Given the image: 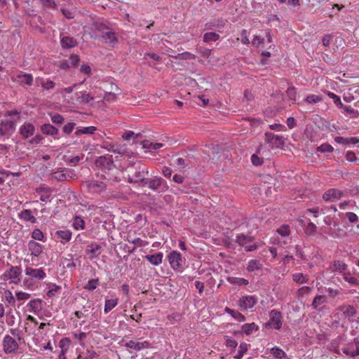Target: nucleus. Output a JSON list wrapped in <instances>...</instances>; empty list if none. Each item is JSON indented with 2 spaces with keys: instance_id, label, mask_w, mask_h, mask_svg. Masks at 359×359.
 <instances>
[{
  "instance_id": "1",
  "label": "nucleus",
  "mask_w": 359,
  "mask_h": 359,
  "mask_svg": "<svg viewBox=\"0 0 359 359\" xmlns=\"http://www.w3.org/2000/svg\"><path fill=\"white\" fill-rule=\"evenodd\" d=\"M96 168L102 171L100 178L108 181L120 182L121 179L111 172L115 168V164L111 155L98 156L95 161Z\"/></svg>"
},
{
  "instance_id": "2",
  "label": "nucleus",
  "mask_w": 359,
  "mask_h": 359,
  "mask_svg": "<svg viewBox=\"0 0 359 359\" xmlns=\"http://www.w3.org/2000/svg\"><path fill=\"white\" fill-rule=\"evenodd\" d=\"M140 187H147L149 189L157 193L165 192L169 188L166 181L158 176H155L153 178H149L147 176L142 184H140Z\"/></svg>"
},
{
  "instance_id": "3",
  "label": "nucleus",
  "mask_w": 359,
  "mask_h": 359,
  "mask_svg": "<svg viewBox=\"0 0 359 359\" xmlns=\"http://www.w3.org/2000/svg\"><path fill=\"white\" fill-rule=\"evenodd\" d=\"M148 175V169L144 165H138L135 168V171L133 173L128 175V182L130 184H137L140 187V184H142Z\"/></svg>"
},
{
  "instance_id": "4",
  "label": "nucleus",
  "mask_w": 359,
  "mask_h": 359,
  "mask_svg": "<svg viewBox=\"0 0 359 359\" xmlns=\"http://www.w3.org/2000/svg\"><path fill=\"white\" fill-rule=\"evenodd\" d=\"M283 316L280 311L273 309L269 312V320L264 324V327H273L275 330H280L283 325Z\"/></svg>"
},
{
  "instance_id": "5",
  "label": "nucleus",
  "mask_w": 359,
  "mask_h": 359,
  "mask_svg": "<svg viewBox=\"0 0 359 359\" xmlns=\"http://www.w3.org/2000/svg\"><path fill=\"white\" fill-rule=\"evenodd\" d=\"M2 346L4 351L6 354L15 353L19 349V344L18 341L8 334L4 336Z\"/></svg>"
},
{
  "instance_id": "6",
  "label": "nucleus",
  "mask_w": 359,
  "mask_h": 359,
  "mask_svg": "<svg viewBox=\"0 0 359 359\" xmlns=\"http://www.w3.org/2000/svg\"><path fill=\"white\" fill-rule=\"evenodd\" d=\"M21 273L22 268L20 266H11L1 276V279L4 281L12 280L13 283H18L20 280L19 277Z\"/></svg>"
},
{
  "instance_id": "7",
  "label": "nucleus",
  "mask_w": 359,
  "mask_h": 359,
  "mask_svg": "<svg viewBox=\"0 0 359 359\" xmlns=\"http://www.w3.org/2000/svg\"><path fill=\"white\" fill-rule=\"evenodd\" d=\"M167 257L171 268L174 271L180 272L182 271V256L180 252L176 250H173L168 254Z\"/></svg>"
},
{
  "instance_id": "8",
  "label": "nucleus",
  "mask_w": 359,
  "mask_h": 359,
  "mask_svg": "<svg viewBox=\"0 0 359 359\" xmlns=\"http://www.w3.org/2000/svg\"><path fill=\"white\" fill-rule=\"evenodd\" d=\"M266 142L271 145L272 147L282 148L285 145L284 139L282 136L277 135L273 133H265Z\"/></svg>"
},
{
  "instance_id": "9",
  "label": "nucleus",
  "mask_w": 359,
  "mask_h": 359,
  "mask_svg": "<svg viewBox=\"0 0 359 359\" xmlns=\"http://www.w3.org/2000/svg\"><path fill=\"white\" fill-rule=\"evenodd\" d=\"M342 352L348 356L359 355V337L354 338L353 341L341 348Z\"/></svg>"
},
{
  "instance_id": "10",
  "label": "nucleus",
  "mask_w": 359,
  "mask_h": 359,
  "mask_svg": "<svg viewBox=\"0 0 359 359\" xmlns=\"http://www.w3.org/2000/svg\"><path fill=\"white\" fill-rule=\"evenodd\" d=\"M15 130V123L13 121L2 120L0 123V135L10 137Z\"/></svg>"
},
{
  "instance_id": "11",
  "label": "nucleus",
  "mask_w": 359,
  "mask_h": 359,
  "mask_svg": "<svg viewBox=\"0 0 359 359\" xmlns=\"http://www.w3.org/2000/svg\"><path fill=\"white\" fill-rule=\"evenodd\" d=\"M84 184L90 192L100 193L104 191L107 189V185L104 182L97 180H87L84 182Z\"/></svg>"
},
{
  "instance_id": "12",
  "label": "nucleus",
  "mask_w": 359,
  "mask_h": 359,
  "mask_svg": "<svg viewBox=\"0 0 359 359\" xmlns=\"http://www.w3.org/2000/svg\"><path fill=\"white\" fill-rule=\"evenodd\" d=\"M102 246L96 243H92L86 246V253L90 259H97L102 253Z\"/></svg>"
},
{
  "instance_id": "13",
  "label": "nucleus",
  "mask_w": 359,
  "mask_h": 359,
  "mask_svg": "<svg viewBox=\"0 0 359 359\" xmlns=\"http://www.w3.org/2000/svg\"><path fill=\"white\" fill-rule=\"evenodd\" d=\"M344 196V194L342 191L337 189H330L323 196V198L326 201H334L336 200L340 199L341 197Z\"/></svg>"
},
{
  "instance_id": "14",
  "label": "nucleus",
  "mask_w": 359,
  "mask_h": 359,
  "mask_svg": "<svg viewBox=\"0 0 359 359\" xmlns=\"http://www.w3.org/2000/svg\"><path fill=\"white\" fill-rule=\"evenodd\" d=\"M256 296H243L239 299V306L245 310L253 308L257 303Z\"/></svg>"
},
{
  "instance_id": "15",
  "label": "nucleus",
  "mask_w": 359,
  "mask_h": 359,
  "mask_svg": "<svg viewBox=\"0 0 359 359\" xmlns=\"http://www.w3.org/2000/svg\"><path fill=\"white\" fill-rule=\"evenodd\" d=\"M101 37L105 43L110 45L111 47H114V46L118 43L116 34L111 30L102 32Z\"/></svg>"
},
{
  "instance_id": "16",
  "label": "nucleus",
  "mask_w": 359,
  "mask_h": 359,
  "mask_svg": "<svg viewBox=\"0 0 359 359\" xmlns=\"http://www.w3.org/2000/svg\"><path fill=\"white\" fill-rule=\"evenodd\" d=\"M25 275L38 280H43L46 274L44 270L40 269H32L31 267H27L25 269Z\"/></svg>"
},
{
  "instance_id": "17",
  "label": "nucleus",
  "mask_w": 359,
  "mask_h": 359,
  "mask_svg": "<svg viewBox=\"0 0 359 359\" xmlns=\"http://www.w3.org/2000/svg\"><path fill=\"white\" fill-rule=\"evenodd\" d=\"M19 132L23 139H27L34 134L35 127L31 123H25L20 126Z\"/></svg>"
},
{
  "instance_id": "18",
  "label": "nucleus",
  "mask_w": 359,
  "mask_h": 359,
  "mask_svg": "<svg viewBox=\"0 0 359 359\" xmlns=\"http://www.w3.org/2000/svg\"><path fill=\"white\" fill-rule=\"evenodd\" d=\"M28 249L32 256L39 257L43 252V246L34 240H31L28 242Z\"/></svg>"
},
{
  "instance_id": "19",
  "label": "nucleus",
  "mask_w": 359,
  "mask_h": 359,
  "mask_svg": "<svg viewBox=\"0 0 359 359\" xmlns=\"http://www.w3.org/2000/svg\"><path fill=\"white\" fill-rule=\"evenodd\" d=\"M60 45L63 49H69L77 46L78 42L74 37L65 36L60 39Z\"/></svg>"
},
{
  "instance_id": "20",
  "label": "nucleus",
  "mask_w": 359,
  "mask_h": 359,
  "mask_svg": "<svg viewBox=\"0 0 359 359\" xmlns=\"http://www.w3.org/2000/svg\"><path fill=\"white\" fill-rule=\"evenodd\" d=\"M338 310L342 311V316L344 318H353L357 313L356 309L353 305L340 306Z\"/></svg>"
},
{
  "instance_id": "21",
  "label": "nucleus",
  "mask_w": 359,
  "mask_h": 359,
  "mask_svg": "<svg viewBox=\"0 0 359 359\" xmlns=\"http://www.w3.org/2000/svg\"><path fill=\"white\" fill-rule=\"evenodd\" d=\"M15 81L22 86L27 85L30 86L33 83V76L30 74H19L16 75Z\"/></svg>"
},
{
  "instance_id": "22",
  "label": "nucleus",
  "mask_w": 359,
  "mask_h": 359,
  "mask_svg": "<svg viewBox=\"0 0 359 359\" xmlns=\"http://www.w3.org/2000/svg\"><path fill=\"white\" fill-rule=\"evenodd\" d=\"M128 348H132L135 351H140L144 348H148L150 346L149 341H144L142 342H135L133 340L129 341L125 345Z\"/></svg>"
},
{
  "instance_id": "23",
  "label": "nucleus",
  "mask_w": 359,
  "mask_h": 359,
  "mask_svg": "<svg viewBox=\"0 0 359 359\" xmlns=\"http://www.w3.org/2000/svg\"><path fill=\"white\" fill-rule=\"evenodd\" d=\"M327 302V297L325 295H317L314 297L311 306L313 309L318 311H323L324 306L321 305Z\"/></svg>"
},
{
  "instance_id": "24",
  "label": "nucleus",
  "mask_w": 359,
  "mask_h": 359,
  "mask_svg": "<svg viewBox=\"0 0 359 359\" xmlns=\"http://www.w3.org/2000/svg\"><path fill=\"white\" fill-rule=\"evenodd\" d=\"M29 311L38 314L42 309V300L41 299H32L27 305Z\"/></svg>"
},
{
  "instance_id": "25",
  "label": "nucleus",
  "mask_w": 359,
  "mask_h": 359,
  "mask_svg": "<svg viewBox=\"0 0 359 359\" xmlns=\"http://www.w3.org/2000/svg\"><path fill=\"white\" fill-rule=\"evenodd\" d=\"M163 254L161 252L154 255H147L144 258L152 265L158 266L162 263Z\"/></svg>"
},
{
  "instance_id": "26",
  "label": "nucleus",
  "mask_w": 359,
  "mask_h": 359,
  "mask_svg": "<svg viewBox=\"0 0 359 359\" xmlns=\"http://www.w3.org/2000/svg\"><path fill=\"white\" fill-rule=\"evenodd\" d=\"M255 240V237L243 233L237 234L235 242L240 246L244 247L247 243H251Z\"/></svg>"
},
{
  "instance_id": "27",
  "label": "nucleus",
  "mask_w": 359,
  "mask_h": 359,
  "mask_svg": "<svg viewBox=\"0 0 359 359\" xmlns=\"http://www.w3.org/2000/svg\"><path fill=\"white\" fill-rule=\"evenodd\" d=\"M41 131L46 135L54 136L57 135L59 130L50 123H45L41 126Z\"/></svg>"
},
{
  "instance_id": "28",
  "label": "nucleus",
  "mask_w": 359,
  "mask_h": 359,
  "mask_svg": "<svg viewBox=\"0 0 359 359\" xmlns=\"http://www.w3.org/2000/svg\"><path fill=\"white\" fill-rule=\"evenodd\" d=\"M57 238L63 244L69 242L72 238V231L70 230H58L55 232Z\"/></svg>"
},
{
  "instance_id": "29",
  "label": "nucleus",
  "mask_w": 359,
  "mask_h": 359,
  "mask_svg": "<svg viewBox=\"0 0 359 359\" xmlns=\"http://www.w3.org/2000/svg\"><path fill=\"white\" fill-rule=\"evenodd\" d=\"M19 217L20 219L26 222H30L33 224L36 222V218L32 215V211L29 209H25L21 211L19 213Z\"/></svg>"
},
{
  "instance_id": "30",
  "label": "nucleus",
  "mask_w": 359,
  "mask_h": 359,
  "mask_svg": "<svg viewBox=\"0 0 359 359\" xmlns=\"http://www.w3.org/2000/svg\"><path fill=\"white\" fill-rule=\"evenodd\" d=\"M76 95L78 96L79 102L81 104H88L94 100V96L86 91H81L76 93Z\"/></svg>"
},
{
  "instance_id": "31",
  "label": "nucleus",
  "mask_w": 359,
  "mask_h": 359,
  "mask_svg": "<svg viewBox=\"0 0 359 359\" xmlns=\"http://www.w3.org/2000/svg\"><path fill=\"white\" fill-rule=\"evenodd\" d=\"M241 330L243 331V334L250 335L253 331H257L259 330V326L255 323H245L241 326Z\"/></svg>"
},
{
  "instance_id": "32",
  "label": "nucleus",
  "mask_w": 359,
  "mask_h": 359,
  "mask_svg": "<svg viewBox=\"0 0 359 359\" xmlns=\"http://www.w3.org/2000/svg\"><path fill=\"white\" fill-rule=\"evenodd\" d=\"M47 287L48 288V290L46 293V295L49 298L53 297L56 293L60 292L62 287L60 285H56L55 283H49L47 284Z\"/></svg>"
},
{
  "instance_id": "33",
  "label": "nucleus",
  "mask_w": 359,
  "mask_h": 359,
  "mask_svg": "<svg viewBox=\"0 0 359 359\" xmlns=\"http://www.w3.org/2000/svg\"><path fill=\"white\" fill-rule=\"evenodd\" d=\"M72 226L76 230H82L86 227V222L81 216L76 215L73 219Z\"/></svg>"
},
{
  "instance_id": "34",
  "label": "nucleus",
  "mask_w": 359,
  "mask_h": 359,
  "mask_svg": "<svg viewBox=\"0 0 359 359\" xmlns=\"http://www.w3.org/2000/svg\"><path fill=\"white\" fill-rule=\"evenodd\" d=\"M224 311L238 322H244L245 320V317L238 311L231 309L229 307H226Z\"/></svg>"
},
{
  "instance_id": "35",
  "label": "nucleus",
  "mask_w": 359,
  "mask_h": 359,
  "mask_svg": "<svg viewBox=\"0 0 359 359\" xmlns=\"http://www.w3.org/2000/svg\"><path fill=\"white\" fill-rule=\"evenodd\" d=\"M97 128L92 126L83 128H77L74 134L76 136H79L83 134L92 135L94 134Z\"/></svg>"
},
{
  "instance_id": "36",
  "label": "nucleus",
  "mask_w": 359,
  "mask_h": 359,
  "mask_svg": "<svg viewBox=\"0 0 359 359\" xmlns=\"http://www.w3.org/2000/svg\"><path fill=\"white\" fill-rule=\"evenodd\" d=\"M118 299L117 298L115 299H107L105 300L104 311L105 313H108L111 311L114 307H116L118 304Z\"/></svg>"
},
{
  "instance_id": "37",
  "label": "nucleus",
  "mask_w": 359,
  "mask_h": 359,
  "mask_svg": "<svg viewBox=\"0 0 359 359\" xmlns=\"http://www.w3.org/2000/svg\"><path fill=\"white\" fill-rule=\"evenodd\" d=\"M141 144L142 145V148L148 149L150 151L156 150L163 146L161 143H153L147 140H142Z\"/></svg>"
},
{
  "instance_id": "38",
  "label": "nucleus",
  "mask_w": 359,
  "mask_h": 359,
  "mask_svg": "<svg viewBox=\"0 0 359 359\" xmlns=\"http://www.w3.org/2000/svg\"><path fill=\"white\" fill-rule=\"evenodd\" d=\"M262 267V264L260 262L259 260L257 259H251L248 262V266H247V271H254L255 270L261 269Z\"/></svg>"
},
{
  "instance_id": "39",
  "label": "nucleus",
  "mask_w": 359,
  "mask_h": 359,
  "mask_svg": "<svg viewBox=\"0 0 359 359\" xmlns=\"http://www.w3.org/2000/svg\"><path fill=\"white\" fill-rule=\"evenodd\" d=\"M347 269V265L341 260H337L334 261L333 263V271H338L339 273H342L343 271H346Z\"/></svg>"
},
{
  "instance_id": "40",
  "label": "nucleus",
  "mask_w": 359,
  "mask_h": 359,
  "mask_svg": "<svg viewBox=\"0 0 359 359\" xmlns=\"http://www.w3.org/2000/svg\"><path fill=\"white\" fill-rule=\"evenodd\" d=\"M219 39V35L216 32H207L203 35V41L205 43L216 41Z\"/></svg>"
},
{
  "instance_id": "41",
  "label": "nucleus",
  "mask_w": 359,
  "mask_h": 359,
  "mask_svg": "<svg viewBox=\"0 0 359 359\" xmlns=\"http://www.w3.org/2000/svg\"><path fill=\"white\" fill-rule=\"evenodd\" d=\"M170 57L175 58L176 60H191V59L196 58L195 55H194L189 52H187V51H185L182 53H179L176 55H170Z\"/></svg>"
},
{
  "instance_id": "42",
  "label": "nucleus",
  "mask_w": 359,
  "mask_h": 359,
  "mask_svg": "<svg viewBox=\"0 0 359 359\" xmlns=\"http://www.w3.org/2000/svg\"><path fill=\"white\" fill-rule=\"evenodd\" d=\"M101 147L108 150L109 151L121 154V151H119V149L118 148L115 147L114 144H113L111 142H109L107 141H103L102 144H101Z\"/></svg>"
},
{
  "instance_id": "43",
  "label": "nucleus",
  "mask_w": 359,
  "mask_h": 359,
  "mask_svg": "<svg viewBox=\"0 0 359 359\" xmlns=\"http://www.w3.org/2000/svg\"><path fill=\"white\" fill-rule=\"evenodd\" d=\"M248 344L245 342H241L239 345V350L238 351L236 355L234 356L236 359H241L244 353L248 351Z\"/></svg>"
},
{
  "instance_id": "44",
  "label": "nucleus",
  "mask_w": 359,
  "mask_h": 359,
  "mask_svg": "<svg viewBox=\"0 0 359 359\" xmlns=\"http://www.w3.org/2000/svg\"><path fill=\"white\" fill-rule=\"evenodd\" d=\"M63 168H60L59 170L54 172L52 173L51 176L53 179H55V180L58 182H64L66 181V175L65 172H63Z\"/></svg>"
},
{
  "instance_id": "45",
  "label": "nucleus",
  "mask_w": 359,
  "mask_h": 359,
  "mask_svg": "<svg viewBox=\"0 0 359 359\" xmlns=\"http://www.w3.org/2000/svg\"><path fill=\"white\" fill-rule=\"evenodd\" d=\"M228 280L229 283L238 285H248L249 284V281L243 278H229Z\"/></svg>"
},
{
  "instance_id": "46",
  "label": "nucleus",
  "mask_w": 359,
  "mask_h": 359,
  "mask_svg": "<svg viewBox=\"0 0 359 359\" xmlns=\"http://www.w3.org/2000/svg\"><path fill=\"white\" fill-rule=\"evenodd\" d=\"M225 344L227 347L231 348V353L235 351L236 348L238 346V342L235 339H231L228 336H224Z\"/></svg>"
},
{
  "instance_id": "47",
  "label": "nucleus",
  "mask_w": 359,
  "mask_h": 359,
  "mask_svg": "<svg viewBox=\"0 0 359 359\" xmlns=\"http://www.w3.org/2000/svg\"><path fill=\"white\" fill-rule=\"evenodd\" d=\"M317 227L313 223L309 222L304 228V233L307 236H311L313 235L316 232Z\"/></svg>"
},
{
  "instance_id": "48",
  "label": "nucleus",
  "mask_w": 359,
  "mask_h": 359,
  "mask_svg": "<svg viewBox=\"0 0 359 359\" xmlns=\"http://www.w3.org/2000/svg\"><path fill=\"white\" fill-rule=\"evenodd\" d=\"M344 279L346 282L348 283L351 285H359V280L356 278L351 276L350 273H344Z\"/></svg>"
},
{
  "instance_id": "49",
  "label": "nucleus",
  "mask_w": 359,
  "mask_h": 359,
  "mask_svg": "<svg viewBox=\"0 0 359 359\" xmlns=\"http://www.w3.org/2000/svg\"><path fill=\"white\" fill-rule=\"evenodd\" d=\"M98 283L99 278L90 279L88 281V283L83 287V288L89 291H93L96 289Z\"/></svg>"
},
{
  "instance_id": "50",
  "label": "nucleus",
  "mask_w": 359,
  "mask_h": 359,
  "mask_svg": "<svg viewBox=\"0 0 359 359\" xmlns=\"http://www.w3.org/2000/svg\"><path fill=\"white\" fill-rule=\"evenodd\" d=\"M271 353L273 355L278 359H281L286 356V353L282 349L278 347H273L271 349Z\"/></svg>"
},
{
  "instance_id": "51",
  "label": "nucleus",
  "mask_w": 359,
  "mask_h": 359,
  "mask_svg": "<svg viewBox=\"0 0 359 359\" xmlns=\"http://www.w3.org/2000/svg\"><path fill=\"white\" fill-rule=\"evenodd\" d=\"M32 238L33 240L39 241H44L43 233L39 229H35L32 233Z\"/></svg>"
},
{
  "instance_id": "52",
  "label": "nucleus",
  "mask_w": 359,
  "mask_h": 359,
  "mask_svg": "<svg viewBox=\"0 0 359 359\" xmlns=\"http://www.w3.org/2000/svg\"><path fill=\"white\" fill-rule=\"evenodd\" d=\"M339 108L344 109V111L347 112L352 117L356 118L359 115V112L350 106H346L343 104V106H341Z\"/></svg>"
},
{
  "instance_id": "53",
  "label": "nucleus",
  "mask_w": 359,
  "mask_h": 359,
  "mask_svg": "<svg viewBox=\"0 0 359 359\" xmlns=\"http://www.w3.org/2000/svg\"><path fill=\"white\" fill-rule=\"evenodd\" d=\"M286 94L290 100L296 102L297 90L294 86L289 87L286 90Z\"/></svg>"
},
{
  "instance_id": "54",
  "label": "nucleus",
  "mask_w": 359,
  "mask_h": 359,
  "mask_svg": "<svg viewBox=\"0 0 359 359\" xmlns=\"http://www.w3.org/2000/svg\"><path fill=\"white\" fill-rule=\"evenodd\" d=\"M334 150L333 147L327 143L323 144L320 146L317 147V151L321 153H331Z\"/></svg>"
},
{
  "instance_id": "55",
  "label": "nucleus",
  "mask_w": 359,
  "mask_h": 359,
  "mask_svg": "<svg viewBox=\"0 0 359 359\" xmlns=\"http://www.w3.org/2000/svg\"><path fill=\"white\" fill-rule=\"evenodd\" d=\"M196 187L191 186V182H185L184 184L182 185V187L180 189L182 193L189 194L194 191V189Z\"/></svg>"
},
{
  "instance_id": "56",
  "label": "nucleus",
  "mask_w": 359,
  "mask_h": 359,
  "mask_svg": "<svg viewBox=\"0 0 359 359\" xmlns=\"http://www.w3.org/2000/svg\"><path fill=\"white\" fill-rule=\"evenodd\" d=\"M292 279L294 282L300 284L306 283L307 281V278L301 273L293 274Z\"/></svg>"
},
{
  "instance_id": "57",
  "label": "nucleus",
  "mask_w": 359,
  "mask_h": 359,
  "mask_svg": "<svg viewBox=\"0 0 359 359\" xmlns=\"http://www.w3.org/2000/svg\"><path fill=\"white\" fill-rule=\"evenodd\" d=\"M327 95L329 96V97L333 100L334 103L336 104L337 107L339 108L341 106H343V103L341 102L339 96L332 92H329L327 93Z\"/></svg>"
},
{
  "instance_id": "58",
  "label": "nucleus",
  "mask_w": 359,
  "mask_h": 359,
  "mask_svg": "<svg viewBox=\"0 0 359 359\" xmlns=\"http://www.w3.org/2000/svg\"><path fill=\"white\" fill-rule=\"evenodd\" d=\"M277 232L282 236H287L290 235V230L288 225L283 224L277 229Z\"/></svg>"
},
{
  "instance_id": "59",
  "label": "nucleus",
  "mask_w": 359,
  "mask_h": 359,
  "mask_svg": "<svg viewBox=\"0 0 359 359\" xmlns=\"http://www.w3.org/2000/svg\"><path fill=\"white\" fill-rule=\"evenodd\" d=\"M64 118L62 115L57 113H55L53 115H51V121L57 124V125H62L64 122Z\"/></svg>"
},
{
  "instance_id": "60",
  "label": "nucleus",
  "mask_w": 359,
  "mask_h": 359,
  "mask_svg": "<svg viewBox=\"0 0 359 359\" xmlns=\"http://www.w3.org/2000/svg\"><path fill=\"white\" fill-rule=\"evenodd\" d=\"M322 100V97L316 95H309L306 98L305 101L308 103H317Z\"/></svg>"
},
{
  "instance_id": "61",
  "label": "nucleus",
  "mask_w": 359,
  "mask_h": 359,
  "mask_svg": "<svg viewBox=\"0 0 359 359\" xmlns=\"http://www.w3.org/2000/svg\"><path fill=\"white\" fill-rule=\"evenodd\" d=\"M80 61V57L78 55L72 54L69 57V62L71 65L74 67H76L79 65Z\"/></svg>"
},
{
  "instance_id": "62",
  "label": "nucleus",
  "mask_w": 359,
  "mask_h": 359,
  "mask_svg": "<svg viewBox=\"0 0 359 359\" xmlns=\"http://www.w3.org/2000/svg\"><path fill=\"white\" fill-rule=\"evenodd\" d=\"M70 339L67 337L62 338L59 342V347L61 349L68 350L70 345Z\"/></svg>"
},
{
  "instance_id": "63",
  "label": "nucleus",
  "mask_w": 359,
  "mask_h": 359,
  "mask_svg": "<svg viewBox=\"0 0 359 359\" xmlns=\"http://www.w3.org/2000/svg\"><path fill=\"white\" fill-rule=\"evenodd\" d=\"M41 85L43 89L50 90L54 88V87L55 86V83L51 80H46L43 81L41 83Z\"/></svg>"
},
{
  "instance_id": "64",
  "label": "nucleus",
  "mask_w": 359,
  "mask_h": 359,
  "mask_svg": "<svg viewBox=\"0 0 359 359\" xmlns=\"http://www.w3.org/2000/svg\"><path fill=\"white\" fill-rule=\"evenodd\" d=\"M345 216L350 223H356L358 222V217L354 212H346Z\"/></svg>"
}]
</instances>
